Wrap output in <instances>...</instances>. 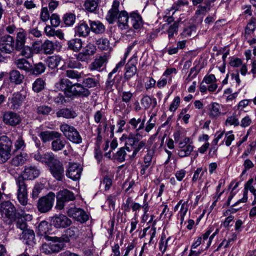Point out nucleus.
<instances>
[{"mask_svg":"<svg viewBox=\"0 0 256 256\" xmlns=\"http://www.w3.org/2000/svg\"><path fill=\"white\" fill-rule=\"evenodd\" d=\"M120 2L114 0L111 8L108 11L106 18L110 24H113L116 20L118 26L122 30L130 28V14L126 10H119Z\"/></svg>","mask_w":256,"mask_h":256,"instance_id":"f257e3e1","label":"nucleus"},{"mask_svg":"<svg viewBox=\"0 0 256 256\" xmlns=\"http://www.w3.org/2000/svg\"><path fill=\"white\" fill-rule=\"evenodd\" d=\"M0 212L2 213L4 222L8 224H11L16 218L20 216L14 206L10 201H4L0 204Z\"/></svg>","mask_w":256,"mask_h":256,"instance_id":"f03ea898","label":"nucleus"},{"mask_svg":"<svg viewBox=\"0 0 256 256\" xmlns=\"http://www.w3.org/2000/svg\"><path fill=\"white\" fill-rule=\"evenodd\" d=\"M55 198L54 193L50 192L46 196L39 198L36 204L38 211L41 213L50 212L54 206Z\"/></svg>","mask_w":256,"mask_h":256,"instance_id":"7ed1b4c3","label":"nucleus"},{"mask_svg":"<svg viewBox=\"0 0 256 256\" xmlns=\"http://www.w3.org/2000/svg\"><path fill=\"white\" fill-rule=\"evenodd\" d=\"M12 146L11 138L6 136L0 137V163H4L10 158Z\"/></svg>","mask_w":256,"mask_h":256,"instance_id":"20e7f679","label":"nucleus"},{"mask_svg":"<svg viewBox=\"0 0 256 256\" xmlns=\"http://www.w3.org/2000/svg\"><path fill=\"white\" fill-rule=\"evenodd\" d=\"M28 180V177H18L16 179V184L18 187L17 198L18 202L22 206L28 204V192L26 180Z\"/></svg>","mask_w":256,"mask_h":256,"instance_id":"39448f33","label":"nucleus"},{"mask_svg":"<svg viewBox=\"0 0 256 256\" xmlns=\"http://www.w3.org/2000/svg\"><path fill=\"white\" fill-rule=\"evenodd\" d=\"M60 129L64 135L70 142L79 144L82 142V138L79 132L74 126L66 124H62L60 126Z\"/></svg>","mask_w":256,"mask_h":256,"instance_id":"423d86ee","label":"nucleus"},{"mask_svg":"<svg viewBox=\"0 0 256 256\" xmlns=\"http://www.w3.org/2000/svg\"><path fill=\"white\" fill-rule=\"evenodd\" d=\"M105 156L116 160L120 162H122L126 160L132 159L131 157V150L128 146L122 147L118 149L116 153H111V151L106 152Z\"/></svg>","mask_w":256,"mask_h":256,"instance_id":"0eeeda50","label":"nucleus"},{"mask_svg":"<svg viewBox=\"0 0 256 256\" xmlns=\"http://www.w3.org/2000/svg\"><path fill=\"white\" fill-rule=\"evenodd\" d=\"M56 208L61 210L64 208L65 204L70 201H73L76 199L73 192L64 189L60 190L56 196Z\"/></svg>","mask_w":256,"mask_h":256,"instance_id":"6e6552de","label":"nucleus"},{"mask_svg":"<svg viewBox=\"0 0 256 256\" xmlns=\"http://www.w3.org/2000/svg\"><path fill=\"white\" fill-rule=\"evenodd\" d=\"M194 148L193 142L189 138L181 139L178 144V155L182 158L188 156L193 151Z\"/></svg>","mask_w":256,"mask_h":256,"instance_id":"1a4fd4ad","label":"nucleus"},{"mask_svg":"<svg viewBox=\"0 0 256 256\" xmlns=\"http://www.w3.org/2000/svg\"><path fill=\"white\" fill-rule=\"evenodd\" d=\"M15 42L14 38L6 34L0 38V50L2 52L10 54L15 49Z\"/></svg>","mask_w":256,"mask_h":256,"instance_id":"9d476101","label":"nucleus"},{"mask_svg":"<svg viewBox=\"0 0 256 256\" xmlns=\"http://www.w3.org/2000/svg\"><path fill=\"white\" fill-rule=\"evenodd\" d=\"M96 46L89 42L84 46L82 51L76 56V58L81 62H88L91 59V57L96 52Z\"/></svg>","mask_w":256,"mask_h":256,"instance_id":"9b49d317","label":"nucleus"},{"mask_svg":"<svg viewBox=\"0 0 256 256\" xmlns=\"http://www.w3.org/2000/svg\"><path fill=\"white\" fill-rule=\"evenodd\" d=\"M72 224V220L62 214H56L50 220V224L56 228H64Z\"/></svg>","mask_w":256,"mask_h":256,"instance_id":"f8f14e48","label":"nucleus"},{"mask_svg":"<svg viewBox=\"0 0 256 256\" xmlns=\"http://www.w3.org/2000/svg\"><path fill=\"white\" fill-rule=\"evenodd\" d=\"M47 166L54 176H62L64 173V168L62 162L54 154L53 155L52 158Z\"/></svg>","mask_w":256,"mask_h":256,"instance_id":"ddd939ff","label":"nucleus"},{"mask_svg":"<svg viewBox=\"0 0 256 256\" xmlns=\"http://www.w3.org/2000/svg\"><path fill=\"white\" fill-rule=\"evenodd\" d=\"M67 214L70 217L82 224L88 220V215L80 208H71L68 210Z\"/></svg>","mask_w":256,"mask_h":256,"instance_id":"4468645a","label":"nucleus"},{"mask_svg":"<svg viewBox=\"0 0 256 256\" xmlns=\"http://www.w3.org/2000/svg\"><path fill=\"white\" fill-rule=\"evenodd\" d=\"M90 94V91L88 88H86L83 84L80 83H72L68 96L88 97Z\"/></svg>","mask_w":256,"mask_h":256,"instance_id":"2eb2a0df","label":"nucleus"},{"mask_svg":"<svg viewBox=\"0 0 256 256\" xmlns=\"http://www.w3.org/2000/svg\"><path fill=\"white\" fill-rule=\"evenodd\" d=\"M22 119L20 116L18 114L8 111L4 112L3 116L4 122L8 126H15L20 124Z\"/></svg>","mask_w":256,"mask_h":256,"instance_id":"dca6fc26","label":"nucleus"},{"mask_svg":"<svg viewBox=\"0 0 256 256\" xmlns=\"http://www.w3.org/2000/svg\"><path fill=\"white\" fill-rule=\"evenodd\" d=\"M142 137V135L140 133L138 132L137 134L130 133L128 135L123 134L120 138V140L124 142V146H130L133 147Z\"/></svg>","mask_w":256,"mask_h":256,"instance_id":"f3484780","label":"nucleus"},{"mask_svg":"<svg viewBox=\"0 0 256 256\" xmlns=\"http://www.w3.org/2000/svg\"><path fill=\"white\" fill-rule=\"evenodd\" d=\"M12 142L14 143V152L20 150H24L26 146L24 140L23 138L22 135L20 133L14 132L11 134Z\"/></svg>","mask_w":256,"mask_h":256,"instance_id":"a211bd4d","label":"nucleus"},{"mask_svg":"<svg viewBox=\"0 0 256 256\" xmlns=\"http://www.w3.org/2000/svg\"><path fill=\"white\" fill-rule=\"evenodd\" d=\"M130 28L134 30H139L143 26V20L142 16L137 12H133L130 14Z\"/></svg>","mask_w":256,"mask_h":256,"instance_id":"6ab92c4d","label":"nucleus"},{"mask_svg":"<svg viewBox=\"0 0 256 256\" xmlns=\"http://www.w3.org/2000/svg\"><path fill=\"white\" fill-rule=\"evenodd\" d=\"M82 170V166L80 164L70 162L66 166V176H80Z\"/></svg>","mask_w":256,"mask_h":256,"instance_id":"aec40b11","label":"nucleus"},{"mask_svg":"<svg viewBox=\"0 0 256 256\" xmlns=\"http://www.w3.org/2000/svg\"><path fill=\"white\" fill-rule=\"evenodd\" d=\"M62 235L64 242L68 243L70 240H74L78 238V229L76 226H72L64 230Z\"/></svg>","mask_w":256,"mask_h":256,"instance_id":"412c9836","label":"nucleus"},{"mask_svg":"<svg viewBox=\"0 0 256 256\" xmlns=\"http://www.w3.org/2000/svg\"><path fill=\"white\" fill-rule=\"evenodd\" d=\"M20 238L24 243L28 246H32L36 243L34 232L30 228H28L22 232V234L20 235Z\"/></svg>","mask_w":256,"mask_h":256,"instance_id":"4be33fe9","label":"nucleus"},{"mask_svg":"<svg viewBox=\"0 0 256 256\" xmlns=\"http://www.w3.org/2000/svg\"><path fill=\"white\" fill-rule=\"evenodd\" d=\"M136 62H133L131 60L128 62L125 66V72L124 76V78L126 82L128 81L137 72V68L136 66Z\"/></svg>","mask_w":256,"mask_h":256,"instance_id":"5701e85b","label":"nucleus"},{"mask_svg":"<svg viewBox=\"0 0 256 256\" xmlns=\"http://www.w3.org/2000/svg\"><path fill=\"white\" fill-rule=\"evenodd\" d=\"M75 34L78 36L86 38L90 32V27L84 21H80L75 28Z\"/></svg>","mask_w":256,"mask_h":256,"instance_id":"b1692460","label":"nucleus"},{"mask_svg":"<svg viewBox=\"0 0 256 256\" xmlns=\"http://www.w3.org/2000/svg\"><path fill=\"white\" fill-rule=\"evenodd\" d=\"M26 98V96L20 92L14 93L10 100V108L18 110Z\"/></svg>","mask_w":256,"mask_h":256,"instance_id":"393cba45","label":"nucleus"},{"mask_svg":"<svg viewBox=\"0 0 256 256\" xmlns=\"http://www.w3.org/2000/svg\"><path fill=\"white\" fill-rule=\"evenodd\" d=\"M39 136L42 142L46 143L50 140H54L55 138L62 137V134L56 131L46 130L42 132L39 134Z\"/></svg>","mask_w":256,"mask_h":256,"instance_id":"a878e982","label":"nucleus"},{"mask_svg":"<svg viewBox=\"0 0 256 256\" xmlns=\"http://www.w3.org/2000/svg\"><path fill=\"white\" fill-rule=\"evenodd\" d=\"M72 82L67 78H61L55 84L57 89L64 92L65 94L68 96Z\"/></svg>","mask_w":256,"mask_h":256,"instance_id":"bb28decb","label":"nucleus"},{"mask_svg":"<svg viewBox=\"0 0 256 256\" xmlns=\"http://www.w3.org/2000/svg\"><path fill=\"white\" fill-rule=\"evenodd\" d=\"M26 33L22 29L19 30L17 32L16 42H15V49L17 51H20L24 48L26 43Z\"/></svg>","mask_w":256,"mask_h":256,"instance_id":"cd10ccee","label":"nucleus"},{"mask_svg":"<svg viewBox=\"0 0 256 256\" xmlns=\"http://www.w3.org/2000/svg\"><path fill=\"white\" fill-rule=\"evenodd\" d=\"M88 23L90 26V30L95 34H100L104 33L105 32V26L100 21L89 20Z\"/></svg>","mask_w":256,"mask_h":256,"instance_id":"c85d7f7f","label":"nucleus"},{"mask_svg":"<svg viewBox=\"0 0 256 256\" xmlns=\"http://www.w3.org/2000/svg\"><path fill=\"white\" fill-rule=\"evenodd\" d=\"M146 120L140 118H135L130 119L128 124L132 126V128L135 130L136 133H140V130H142L144 128Z\"/></svg>","mask_w":256,"mask_h":256,"instance_id":"c756f323","label":"nucleus"},{"mask_svg":"<svg viewBox=\"0 0 256 256\" xmlns=\"http://www.w3.org/2000/svg\"><path fill=\"white\" fill-rule=\"evenodd\" d=\"M46 68V64L42 62H39L31 64L29 74H30L38 76L44 73Z\"/></svg>","mask_w":256,"mask_h":256,"instance_id":"7c9ffc66","label":"nucleus"},{"mask_svg":"<svg viewBox=\"0 0 256 256\" xmlns=\"http://www.w3.org/2000/svg\"><path fill=\"white\" fill-rule=\"evenodd\" d=\"M154 152L149 150L148 151L147 154L144 157V164L142 166V168L140 170V174L142 175L143 174H148L146 172H148L150 168L148 167L152 164V158L153 156Z\"/></svg>","mask_w":256,"mask_h":256,"instance_id":"2f4dec72","label":"nucleus"},{"mask_svg":"<svg viewBox=\"0 0 256 256\" xmlns=\"http://www.w3.org/2000/svg\"><path fill=\"white\" fill-rule=\"evenodd\" d=\"M14 64L18 68L29 73L31 64L26 59L23 58H18L14 60Z\"/></svg>","mask_w":256,"mask_h":256,"instance_id":"473e14b6","label":"nucleus"},{"mask_svg":"<svg viewBox=\"0 0 256 256\" xmlns=\"http://www.w3.org/2000/svg\"><path fill=\"white\" fill-rule=\"evenodd\" d=\"M62 60V58L57 55L48 57L46 59V62L48 66L51 70H55L59 66Z\"/></svg>","mask_w":256,"mask_h":256,"instance_id":"72a5a7b5","label":"nucleus"},{"mask_svg":"<svg viewBox=\"0 0 256 256\" xmlns=\"http://www.w3.org/2000/svg\"><path fill=\"white\" fill-rule=\"evenodd\" d=\"M66 141L62 139V137L55 138L51 144V149L54 152L62 150L64 148Z\"/></svg>","mask_w":256,"mask_h":256,"instance_id":"f704fd0d","label":"nucleus"},{"mask_svg":"<svg viewBox=\"0 0 256 256\" xmlns=\"http://www.w3.org/2000/svg\"><path fill=\"white\" fill-rule=\"evenodd\" d=\"M67 45L70 50L78 52L82 48V42L81 39L75 38L68 40Z\"/></svg>","mask_w":256,"mask_h":256,"instance_id":"c9c22d12","label":"nucleus"},{"mask_svg":"<svg viewBox=\"0 0 256 256\" xmlns=\"http://www.w3.org/2000/svg\"><path fill=\"white\" fill-rule=\"evenodd\" d=\"M54 154L52 152H47L43 155H42L38 152L34 154V158L36 160L44 163L47 165L52 158Z\"/></svg>","mask_w":256,"mask_h":256,"instance_id":"e433bc0d","label":"nucleus"},{"mask_svg":"<svg viewBox=\"0 0 256 256\" xmlns=\"http://www.w3.org/2000/svg\"><path fill=\"white\" fill-rule=\"evenodd\" d=\"M108 59L106 56H100L94 60L90 65V69L91 70H98L106 62Z\"/></svg>","mask_w":256,"mask_h":256,"instance_id":"4c0bfd02","label":"nucleus"},{"mask_svg":"<svg viewBox=\"0 0 256 256\" xmlns=\"http://www.w3.org/2000/svg\"><path fill=\"white\" fill-rule=\"evenodd\" d=\"M213 2L212 0H206L204 5H200L198 6V9L196 12V15H204L206 12L209 11L212 6Z\"/></svg>","mask_w":256,"mask_h":256,"instance_id":"58836bf2","label":"nucleus"},{"mask_svg":"<svg viewBox=\"0 0 256 256\" xmlns=\"http://www.w3.org/2000/svg\"><path fill=\"white\" fill-rule=\"evenodd\" d=\"M56 114L58 118L63 117L66 118H74L77 116L73 110L67 108L60 110Z\"/></svg>","mask_w":256,"mask_h":256,"instance_id":"ea45409f","label":"nucleus"},{"mask_svg":"<svg viewBox=\"0 0 256 256\" xmlns=\"http://www.w3.org/2000/svg\"><path fill=\"white\" fill-rule=\"evenodd\" d=\"M24 78V76L17 70H12L10 72V79L11 82L18 84L22 82Z\"/></svg>","mask_w":256,"mask_h":256,"instance_id":"a19ab883","label":"nucleus"},{"mask_svg":"<svg viewBox=\"0 0 256 256\" xmlns=\"http://www.w3.org/2000/svg\"><path fill=\"white\" fill-rule=\"evenodd\" d=\"M23 173V175L26 176H38L40 174V170L34 166H26Z\"/></svg>","mask_w":256,"mask_h":256,"instance_id":"79ce46f5","label":"nucleus"},{"mask_svg":"<svg viewBox=\"0 0 256 256\" xmlns=\"http://www.w3.org/2000/svg\"><path fill=\"white\" fill-rule=\"evenodd\" d=\"M239 184V182H236L234 180H233L229 184L228 189L230 190L232 188V190L228 197L227 202L224 204V207L230 206L232 200L236 194V192H234V190L238 187Z\"/></svg>","mask_w":256,"mask_h":256,"instance_id":"37998d69","label":"nucleus"},{"mask_svg":"<svg viewBox=\"0 0 256 256\" xmlns=\"http://www.w3.org/2000/svg\"><path fill=\"white\" fill-rule=\"evenodd\" d=\"M99 2V0H86L84 6L87 11L92 12L96 10Z\"/></svg>","mask_w":256,"mask_h":256,"instance_id":"c03bdc74","label":"nucleus"},{"mask_svg":"<svg viewBox=\"0 0 256 256\" xmlns=\"http://www.w3.org/2000/svg\"><path fill=\"white\" fill-rule=\"evenodd\" d=\"M28 158V155L26 153L21 152L12 158V164L16 166L22 164L27 160Z\"/></svg>","mask_w":256,"mask_h":256,"instance_id":"a18cd8bd","label":"nucleus"},{"mask_svg":"<svg viewBox=\"0 0 256 256\" xmlns=\"http://www.w3.org/2000/svg\"><path fill=\"white\" fill-rule=\"evenodd\" d=\"M41 50L45 54H52L54 50V44L50 40H46L41 46Z\"/></svg>","mask_w":256,"mask_h":256,"instance_id":"49530a36","label":"nucleus"},{"mask_svg":"<svg viewBox=\"0 0 256 256\" xmlns=\"http://www.w3.org/2000/svg\"><path fill=\"white\" fill-rule=\"evenodd\" d=\"M15 222L16 226L17 228L20 229L22 232L28 229V224L26 219L22 217V214L14 220Z\"/></svg>","mask_w":256,"mask_h":256,"instance_id":"de8ad7c7","label":"nucleus"},{"mask_svg":"<svg viewBox=\"0 0 256 256\" xmlns=\"http://www.w3.org/2000/svg\"><path fill=\"white\" fill-rule=\"evenodd\" d=\"M51 224L46 221H42L38 226V230L40 235L43 236L46 234H50V227Z\"/></svg>","mask_w":256,"mask_h":256,"instance_id":"09e8293b","label":"nucleus"},{"mask_svg":"<svg viewBox=\"0 0 256 256\" xmlns=\"http://www.w3.org/2000/svg\"><path fill=\"white\" fill-rule=\"evenodd\" d=\"M62 20L66 26H72L75 22L76 16L71 12L66 13L63 16Z\"/></svg>","mask_w":256,"mask_h":256,"instance_id":"8fccbe9b","label":"nucleus"},{"mask_svg":"<svg viewBox=\"0 0 256 256\" xmlns=\"http://www.w3.org/2000/svg\"><path fill=\"white\" fill-rule=\"evenodd\" d=\"M181 22L180 18H179L178 20L175 21L174 24L170 25L168 30V37L169 39H171L174 37V34H176L178 32L179 23Z\"/></svg>","mask_w":256,"mask_h":256,"instance_id":"3c124183","label":"nucleus"},{"mask_svg":"<svg viewBox=\"0 0 256 256\" xmlns=\"http://www.w3.org/2000/svg\"><path fill=\"white\" fill-rule=\"evenodd\" d=\"M220 114V105L214 102L210 105L209 116L211 118H216Z\"/></svg>","mask_w":256,"mask_h":256,"instance_id":"603ef678","label":"nucleus"},{"mask_svg":"<svg viewBox=\"0 0 256 256\" xmlns=\"http://www.w3.org/2000/svg\"><path fill=\"white\" fill-rule=\"evenodd\" d=\"M255 22L256 19L252 18L246 27L244 37L246 39L248 38V35L251 34L254 32L255 30Z\"/></svg>","mask_w":256,"mask_h":256,"instance_id":"864d4df0","label":"nucleus"},{"mask_svg":"<svg viewBox=\"0 0 256 256\" xmlns=\"http://www.w3.org/2000/svg\"><path fill=\"white\" fill-rule=\"evenodd\" d=\"M45 82L41 78H38L32 84V90L36 92H39L44 88Z\"/></svg>","mask_w":256,"mask_h":256,"instance_id":"5fc2aeb1","label":"nucleus"},{"mask_svg":"<svg viewBox=\"0 0 256 256\" xmlns=\"http://www.w3.org/2000/svg\"><path fill=\"white\" fill-rule=\"evenodd\" d=\"M96 44L99 49L107 50L110 47L109 40L106 38H100L96 40Z\"/></svg>","mask_w":256,"mask_h":256,"instance_id":"6e6d98bb","label":"nucleus"},{"mask_svg":"<svg viewBox=\"0 0 256 256\" xmlns=\"http://www.w3.org/2000/svg\"><path fill=\"white\" fill-rule=\"evenodd\" d=\"M146 140H141L136 144L135 146L132 147L134 150L132 152H131V157H132V158H134L138 153L146 146Z\"/></svg>","mask_w":256,"mask_h":256,"instance_id":"4d7b16f0","label":"nucleus"},{"mask_svg":"<svg viewBox=\"0 0 256 256\" xmlns=\"http://www.w3.org/2000/svg\"><path fill=\"white\" fill-rule=\"evenodd\" d=\"M65 75L70 78L76 79L77 80L82 78V74L74 70H66Z\"/></svg>","mask_w":256,"mask_h":256,"instance_id":"13d9d810","label":"nucleus"},{"mask_svg":"<svg viewBox=\"0 0 256 256\" xmlns=\"http://www.w3.org/2000/svg\"><path fill=\"white\" fill-rule=\"evenodd\" d=\"M97 84V80L91 78H84L82 80L84 86L87 88H94L96 86Z\"/></svg>","mask_w":256,"mask_h":256,"instance_id":"bf43d9fd","label":"nucleus"},{"mask_svg":"<svg viewBox=\"0 0 256 256\" xmlns=\"http://www.w3.org/2000/svg\"><path fill=\"white\" fill-rule=\"evenodd\" d=\"M225 124L226 126H233L236 127L240 125V122L236 116H230L228 117L226 120Z\"/></svg>","mask_w":256,"mask_h":256,"instance_id":"052dcab7","label":"nucleus"},{"mask_svg":"<svg viewBox=\"0 0 256 256\" xmlns=\"http://www.w3.org/2000/svg\"><path fill=\"white\" fill-rule=\"evenodd\" d=\"M188 2L186 0H178L173 4L172 7V10H174L176 12L177 10H180L184 6H188Z\"/></svg>","mask_w":256,"mask_h":256,"instance_id":"680f3d73","label":"nucleus"},{"mask_svg":"<svg viewBox=\"0 0 256 256\" xmlns=\"http://www.w3.org/2000/svg\"><path fill=\"white\" fill-rule=\"evenodd\" d=\"M50 246L52 254L57 253L64 249L65 244H55L50 242Z\"/></svg>","mask_w":256,"mask_h":256,"instance_id":"e2e57ef3","label":"nucleus"},{"mask_svg":"<svg viewBox=\"0 0 256 256\" xmlns=\"http://www.w3.org/2000/svg\"><path fill=\"white\" fill-rule=\"evenodd\" d=\"M94 118L96 124L102 122L106 119L104 112L102 110L96 111L94 114Z\"/></svg>","mask_w":256,"mask_h":256,"instance_id":"0e129e2a","label":"nucleus"},{"mask_svg":"<svg viewBox=\"0 0 256 256\" xmlns=\"http://www.w3.org/2000/svg\"><path fill=\"white\" fill-rule=\"evenodd\" d=\"M43 187L42 185L40 184H37L34 186L32 194V199L35 200L38 197L40 193L43 189Z\"/></svg>","mask_w":256,"mask_h":256,"instance_id":"69168bd1","label":"nucleus"},{"mask_svg":"<svg viewBox=\"0 0 256 256\" xmlns=\"http://www.w3.org/2000/svg\"><path fill=\"white\" fill-rule=\"evenodd\" d=\"M52 111L51 107L48 106H40L37 108V112L38 114H42L44 115H48Z\"/></svg>","mask_w":256,"mask_h":256,"instance_id":"338daca9","label":"nucleus"},{"mask_svg":"<svg viewBox=\"0 0 256 256\" xmlns=\"http://www.w3.org/2000/svg\"><path fill=\"white\" fill-rule=\"evenodd\" d=\"M234 140V136L232 134V131H229L225 134V144L227 146H230L232 142Z\"/></svg>","mask_w":256,"mask_h":256,"instance_id":"774afa93","label":"nucleus"}]
</instances>
